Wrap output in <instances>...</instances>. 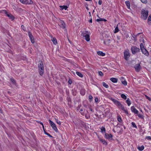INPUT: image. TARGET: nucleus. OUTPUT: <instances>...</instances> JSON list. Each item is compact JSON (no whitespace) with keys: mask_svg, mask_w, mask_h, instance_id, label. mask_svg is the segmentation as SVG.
<instances>
[{"mask_svg":"<svg viewBox=\"0 0 151 151\" xmlns=\"http://www.w3.org/2000/svg\"><path fill=\"white\" fill-rule=\"evenodd\" d=\"M25 2L24 3L25 4H33V2L32 0H25Z\"/></svg>","mask_w":151,"mask_h":151,"instance_id":"nucleus-15","label":"nucleus"},{"mask_svg":"<svg viewBox=\"0 0 151 151\" xmlns=\"http://www.w3.org/2000/svg\"><path fill=\"white\" fill-rule=\"evenodd\" d=\"M117 105V106L118 107L121 109H122V110H123L124 113L127 114H128V112L127 110L126 109V108H125L122 105V104H116Z\"/></svg>","mask_w":151,"mask_h":151,"instance_id":"nucleus-4","label":"nucleus"},{"mask_svg":"<svg viewBox=\"0 0 151 151\" xmlns=\"http://www.w3.org/2000/svg\"><path fill=\"white\" fill-rule=\"evenodd\" d=\"M39 72L41 76H42L44 72V68H39Z\"/></svg>","mask_w":151,"mask_h":151,"instance_id":"nucleus-16","label":"nucleus"},{"mask_svg":"<svg viewBox=\"0 0 151 151\" xmlns=\"http://www.w3.org/2000/svg\"><path fill=\"white\" fill-rule=\"evenodd\" d=\"M81 105H79L77 107L76 109L77 110H79L81 106Z\"/></svg>","mask_w":151,"mask_h":151,"instance_id":"nucleus-53","label":"nucleus"},{"mask_svg":"<svg viewBox=\"0 0 151 151\" xmlns=\"http://www.w3.org/2000/svg\"><path fill=\"white\" fill-rule=\"evenodd\" d=\"M119 29L118 28V27L117 26L115 28V31H114V33H117V32H119Z\"/></svg>","mask_w":151,"mask_h":151,"instance_id":"nucleus-37","label":"nucleus"},{"mask_svg":"<svg viewBox=\"0 0 151 151\" xmlns=\"http://www.w3.org/2000/svg\"><path fill=\"white\" fill-rule=\"evenodd\" d=\"M148 23L149 25H151V15H150L148 17Z\"/></svg>","mask_w":151,"mask_h":151,"instance_id":"nucleus-25","label":"nucleus"},{"mask_svg":"<svg viewBox=\"0 0 151 151\" xmlns=\"http://www.w3.org/2000/svg\"><path fill=\"white\" fill-rule=\"evenodd\" d=\"M60 7L61 9V10H63V9H65L66 10L68 8V6H60Z\"/></svg>","mask_w":151,"mask_h":151,"instance_id":"nucleus-22","label":"nucleus"},{"mask_svg":"<svg viewBox=\"0 0 151 151\" xmlns=\"http://www.w3.org/2000/svg\"><path fill=\"white\" fill-rule=\"evenodd\" d=\"M104 43L107 46H109L110 45L111 40L110 39H107L105 40L104 41Z\"/></svg>","mask_w":151,"mask_h":151,"instance_id":"nucleus-13","label":"nucleus"},{"mask_svg":"<svg viewBox=\"0 0 151 151\" xmlns=\"http://www.w3.org/2000/svg\"><path fill=\"white\" fill-rule=\"evenodd\" d=\"M68 83L69 84H71L72 83L71 80L70 79H69L68 81Z\"/></svg>","mask_w":151,"mask_h":151,"instance_id":"nucleus-52","label":"nucleus"},{"mask_svg":"<svg viewBox=\"0 0 151 151\" xmlns=\"http://www.w3.org/2000/svg\"><path fill=\"white\" fill-rule=\"evenodd\" d=\"M121 97L122 98H123V99H127V96L124 94H122L121 95Z\"/></svg>","mask_w":151,"mask_h":151,"instance_id":"nucleus-35","label":"nucleus"},{"mask_svg":"<svg viewBox=\"0 0 151 151\" xmlns=\"http://www.w3.org/2000/svg\"><path fill=\"white\" fill-rule=\"evenodd\" d=\"M141 50L142 53L144 54L146 56H147L149 55V53L145 48H143V49H142Z\"/></svg>","mask_w":151,"mask_h":151,"instance_id":"nucleus-12","label":"nucleus"},{"mask_svg":"<svg viewBox=\"0 0 151 151\" xmlns=\"http://www.w3.org/2000/svg\"><path fill=\"white\" fill-rule=\"evenodd\" d=\"M112 131H113L114 132V133H115V132H115V130H114V129H113L112 130Z\"/></svg>","mask_w":151,"mask_h":151,"instance_id":"nucleus-63","label":"nucleus"},{"mask_svg":"<svg viewBox=\"0 0 151 151\" xmlns=\"http://www.w3.org/2000/svg\"><path fill=\"white\" fill-rule=\"evenodd\" d=\"M89 98L90 101H91L92 100L93 97L91 96L90 95L89 96Z\"/></svg>","mask_w":151,"mask_h":151,"instance_id":"nucleus-49","label":"nucleus"},{"mask_svg":"<svg viewBox=\"0 0 151 151\" xmlns=\"http://www.w3.org/2000/svg\"><path fill=\"white\" fill-rule=\"evenodd\" d=\"M97 54L99 55L102 56H104L105 55V53H104L103 52H102L101 51H98L97 52Z\"/></svg>","mask_w":151,"mask_h":151,"instance_id":"nucleus-21","label":"nucleus"},{"mask_svg":"<svg viewBox=\"0 0 151 151\" xmlns=\"http://www.w3.org/2000/svg\"><path fill=\"white\" fill-rule=\"evenodd\" d=\"M83 111V109H82V108L81 109H80V111Z\"/></svg>","mask_w":151,"mask_h":151,"instance_id":"nucleus-61","label":"nucleus"},{"mask_svg":"<svg viewBox=\"0 0 151 151\" xmlns=\"http://www.w3.org/2000/svg\"><path fill=\"white\" fill-rule=\"evenodd\" d=\"M88 108H89V109L90 111H93V110H92V107H91V106H90V105H89V106H88Z\"/></svg>","mask_w":151,"mask_h":151,"instance_id":"nucleus-51","label":"nucleus"},{"mask_svg":"<svg viewBox=\"0 0 151 151\" xmlns=\"http://www.w3.org/2000/svg\"><path fill=\"white\" fill-rule=\"evenodd\" d=\"M141 1L144 3H146L147 2V0H141Z\"/></svg>","mask_w":151,"mask_h":151,"instance_id":"nucleus-48","label":"nucleus"},{"mask_svg":"<svg viewBox=\"0 0 151 151\" xmlns=\"http://www.w3.org/2000/svg\"><path fill=\"white\" fill-rule=\"evenodd\" d=\"M85 91L84 90L82 89L80 91V93L82 95H84L85 94Z\"/></svg>","mask_w":151,"mask_h":151,"instance_id":"nucleus-29","label":"nucleus"},{"mask_svg":"<svg viewBox=\"0 0 151 151\" xmlns=\"http://www.w3.org/2000/svg\"><path fill=\"white\" fill-rule=\"evenodd\" d=\"M37 122L38 123H39V124H41L42 125L43 129V130H44V125H43V123L42 122H41L40 121H37Z\"/></svg>","mask_w":151,"mask_h":151,"instance_id":"nucleus-34","label":"nucleus"},{"mask_svg":"<svg viewBox=\"0 0 151 151\" xmlns=\"http://www.w3.org/2000/svg\"><path fill=\"white\" fill-rule=\"evenodd\" d=\"M123 127H124V129H126V127H125V126H124L123 125Z\"/></svg>","mask_w":151,"mask_h":151,"instance_id":"nucleus-64","label":"nucleus"},{"mask_svg":"<svg viewBox=\"0 0 151 151\" xmlns=\"http://www.w3.org/2000/svg\"><path fill=\"white\" fill-rule=\"evenodd\" d=\"M102 85L104 86L106 88H108L109 87V86L108 85L106 84V83L105 82H102Z\"/></svg>","mask_w":151,"mask_h":151,"instance_id":"nucleus-31","label":"nucleus"},{"mask_svg":"<svg viewBox=\"0 0 151 151\" xmlns=\"http://www.w3.org/2000/svg\"><path fill=\"white\" fill-rule=\"evenodd\" d=\"M2 12L5 13L6 15V16L9 17V19L12 20H13L14 19V17L11 14H8L6 10H2Z\"/></svg>","mask_w":151,"mask_h":151,"instance_id":"nucleus-5","label":"nucleus"},{"mask_svg":"<svg viewBox=\"0 0 151 151\" xmlns=\"http://www.w3.org/2000/svg\"><path fill=\"white\" fill-rule=\"evenodd\" d=\"M81 35L85 37V39L87 42L89 41L90 40L89 32L87 31H83L81 33Z\"/></svg>","mask_w":151,"mask_h":151,"instance_id":"nucleus-1","label":"nucleus"},{"mask_svg":"<svg viewBox=\"0 0 151 151\" xmlns=\"http://www.w3.org/2000/svg\"><path fill=\"white\" fill-rule=\"evenodd\" d=\"M138 150L140 151H142L144 149V146L143 145H142L141 146H138L137 147Z\"/></svg>","mask_w":151,"mask_h":151,"instance_id":"nucleus-23","label":"nucleus"},{"mask_svg":"<svg viewBox=\"0 0 151 151\" xmlns=\"http://www.w3.org/2000/svg\"><path fill=\"white\" fill-rule=\"evenodd\" d=\"M49 122L53 130L56 132H57L58 129L55 124L50 119L49 120Z\"/></svg>","mask_w":151,"mask_h":151,"instance_id":"nucleus-6","label":"nucleus"},{"mask_svg":"<svg viewBox=\"0 0 151 151\" xmlns=\"http://www.w3.org/2000/svg\"><path fill=\"white\" fill-rule=\"evenodd\" d=\"M124 59L127 60L130 56V54L129 50H126L124 53Z\"/></svg>","mask_w":151,"mask_h":151,"instance_id":"nucleus-7","label":"nucleus"},{"mask_svg":"<svg viewBox=\"0 0 151 151\" xmlns=\"http://www.w3.org/2000/svg\"><path fill=\"white\" fill-rule=\"evenodd\" d=\"M126 102L127 103V104H131L129 99L128 98L126 101Z\"/></svg>","mask_w":151,"mask_h":151,"instance_id":"nucleus-41","label":"nucleus"},{"mask_svg":"<svg viewBox=\"0 0 151 151\" xmlns=\"http://www.w3.org/2000/svg\"><path fill=\"white\" fill-rule=\"evenodd\" d=\"M85 117L87 119H88L89 118L90 116H87L86 115Z\"/></svg>","mask_w":151,"mask_h":151,"instance_id":"nucleus-57","label":"nucleus"},{"mask_svg":"<svg viewBox=\"0 0 151 151\" xmlns=\"http://www.w3.org/2000/svg\"><path fill=\"white\" fill-rule=\"evenodd\" d=\"M56 122L59 125H61V122L60 121H59L58 120H57Z\"/></svg>","mask_w":151,"mask_h":151,"instance_id":"nucleus-46","label":"nucleus"},{"mask_svg":"<svg viewBox=\"0 0 151 151\" xmlns=\"http://www.w3.org/2000/svg\"><path fill=\"white\" fill-rule=\"evenodd\" d=\"M52 40L54 44L56 45V44L57 43V40L55 38L53 37V39Z\"/></svg>","mask_w":151,"mask_h":151,"instance_id":"nucleus-26","label":"nucleus"},{"mask_svg":"<svg viewBox=\"0 0 151 151\" xmlns=\"http://www.w3.org/2000/svg\"><path fill=\"white\" fill-rule=\"evenodd\" d=\"M140 47L141 50L142 49H143V48H145L144 47L143 44L142 43H141L140 45Z\"/></svg>","mask_w":151,"mask_h":151,"instance_id":"nucleus-38","label":"nucleus"},{"mask_svg":"<svg viewBox=\"0 0 151 151\" xmlns=\"http://www.w3.org/2000/svg\"><path fill=\"white\" fill-rule=\"evenodd\" d=\"M99 74L101 76H103L104 75L103 73L101 71L99 72Z\"/></svg>","mask_w":151,"mask_h":151,"instance_id":"nucleus-40","label":"nucleus"},{"mask_svg":"<svg viewBox=\"0 0 151 151\" xmlns=\"http://www.w3.org/2000/svg\"><path fill=\"white\" fill-rule=\"evenodd\" d=\"M111 100L115 104H120V103L117 101L111 98Z\"/></svg>","mask_w":151,"mask_h":151,"instance_id":"nucleus-28","label":"nucleus"},{"mask_svg":"<svg viewBox=\"0 0 151 151\" xmlns=\"http://www.w3.org/2000/svg\"><path fill=\"white\" fill-rule=\"evenodd\" d=\"M135 70L137 72H139L141 69V66L139 64H136L134 66Z\"/></svg>","mask_w":151,"mask_h":151,"instance_id":"nucleus-10","label":"nucleus"},{"mask_svg":"<svg viewBox=\"0 0 151 151\" xmlns=\"http://www.w3.org/2000/svg\"><path fill=\"white\" fill-rule=\"evenodd\" d=\"M76 73L77 75L81 78H82L83 77V75L80 72H76Z\"/></svg>","mask_w":151,"mask_h":151,"instance_id":"nucleus-27","label":"nucleus"},{"mask_svg":"<svg viewBox=\"0 0 151 151\" xmlns=\"http://www.w3.org/2000/svg\"><path fill=\"white\" fill-rule=\"evenodd\" d=\"M102 3V1L101 0H99V1L98 3L99 4L101 5Z\"/></svg>","mask_w":151,"mask_h":151,"instance_id":"nucleus-54","label":"nucleus"},{"mask_svg":"<svg viewBox=\"0 0 151 151\" xmlns=\"http://www.w3.org/2000/svg\"><path fill=\"white\" fill-rule=\"evenodd\" d=\"M122 83L125 86H126L127 85V82L125 80L122 81Z\"/></svg>","mask_w":151,"mask_h":151,"instance_id":"nucleus-36","label":"nucleus"},{"mask_svg":"<svg viewBox=\"0 0 151 151\" xmlns=\"http://www.w3.org/2000/svg\"><path fill=\"white\" fill-rule=\"evenodd\" d=\"M11 80V81L13 83H16V82L15 81V80L13 79V78H11L10 79Z\"/></svg>","mask_w":151,"mask_h":151,"instance_id":"nucleus-42","label":"nucleus"},{"mask_svg":"<svg viewBox=\"0 0 151 151\" xmlns=\"http://www.w3.org/2000/svg\"><path fill=\"white\" fill-rule=\"evenodd\" d=\"M100 141L102 143L105 145H107V142L104 139H102L101 138H99Z\"/></svg>","mask_w":151,"mask_h":151,"instance_id":"nucleus-14","label":"nucleus"},{"mask_svg":"<svg viewBox=\"0 0 151 151\" xmlns=\"http://www.w3.org/2000/svg\"><path fill=\"white\" fill-rule=\"evenodd\" d=\"M141 14L142 15V18L145 20L147 19L148 14V10H145L142 9L141 12Z\"/></svg>","mask_w":151,"mask_h":151,"instance_id":"nucleus-3","label":"nucleus"},{"mask_svg":"<svg viewBox=\"0 0 151 151\" xmlns=\"http://www.w3.org/2000/svg\"><path fill=\"white\" fill-rule=\"evenodd\" d=\"M126 37L127 38L129 37V35H126Z\"/></svg>","mask_w":151,"mask_h":151,"instance_id":"nucleus-62","label":"nucleus"},{"mask_svg":"<svg viewBox=\"0 0 151 151\" xmlns=\"http://www.w3.org/2000/svg\"><path fill=\"white\" fill-rule=\"evenodd\" d=\"M21 27L23 30H24V31H25L26 30L25 27L23 25H22Z\"/></svg>","mask_w":151,"mask_h":151,"instance_id":"nucleus-44","label":"nucleus"},{"mask_svg":"<svg viewBox=\"0 0 151 151\" xmlns=\"http://www.w3.org/2000/svg\"><path fill=\"white\" fill-rule=\"evenodd\" d=\"M149 124V128L151 129V124Z\"/></svg>","mask_w":151,"mask_h":151,"instance_id":"nucleus-59","label":"nucleus"},{"mask_svg":"<svg viewBox=\"0 0 151 151\" xmlns=\"http://www.w3.org/2000/svg\"><path fill=\"white\" fill-rule=\"evenodd\" d=\"M125 4H126L127 8L128 9H130V4L129 1H126L125 2Z\"/></svg>","mask_w":151,"mask_h":151,"instance_id":"nucleus-18","label":"nucleus"},{"mask_svg":"<svg viewBox=\"0 0 151 151\" xmlns=\"http://www.w3.org/2000/svg\"><path fill=\"white\" fill-rule=\"evenodd\" d=\"M101 132L102 133H106V129L104 127H102L101 128Z\"/></svg>","mask_w":151,"mask_h":151,"instance_id":"nucleus-24","label":"nucleus"},{"mask_svg":"<svg viewBox=\"0 0 151 151\" xmlns=\"http://www.w3.org/2000/svg\"><path fill=\"white\" fill-rule=\"evenodd\" d=\"M146 139L148 140H151V137L150 136H147L146 137Z\"/></svg>","mask_w":151,"mask_h":151,"instance_id":"nucleus-47","label":"nucleus"},{"mask_svg":"<svg viewBox=\"0 0 151 151\" xmlns=\"http://www.w3.org/2000/svg\"><path fill=\"white\" fill-rule=\"evenodd\" d=\"M110 80L113 82L114 83H116L118 81V79L116 78H112L110 79Z\"/></svg>","mask_w":151,"mask_h":151,"instance_id":"nucleus-20","label":"nucleus"},{"mask_svg":"<svg viewBox=\"0 0 151 151\" xmlns=\"http://www.w3.org/2000/svg\"><path fill=\"white\" fill-rule=\"evenodd\" d=\"M28 35L32 43H33L35 42L33 36L30 32H28Z\"/></svg>","mask_w":151,"mask_h":151,"instance_id":"nucleus-9","label":"nucleus"},{"mask_svg":"<svg viewBox=\"0 0 151 151\" xmlns=\"http://www.w3.org/2000/svg\"><path fill=\"white\" fill-rule=\"evenodd\" d=\"M44 133L47 135V136H48L49 137H53L51 136L49 133H48L47 132L45 131V130L44 129Z\"/></svg>","mask_w":151,"mask_h":151,"instance_id":"nucleus-30","label":"nucleus"},{"mask_svg":"<svg viewBox=\"0 0 151 151\" xmlns=\"http://www.w3.org/2000/svg\"><path fill=\"white\" fill-rule=\"evenodd\" d=\"M137 114V115L138 116L139 118H140L142 119H144V116H143V115L140 114H139V113L138 114Z\"/></svg>","mask_w":151,"mask_h":151,"instance_id":"nucleus-32","label":"nucleus"},{"mask_svg":"<svg viewBox=\"0 0 151 151\" xmlns=\"http://www.w3.org/2000/svg\"><path fill=\"white\" fill-rule=\"evenodd\" d=\"M98 99L97 98H96L95 99V101L96 103H97L98 101Z\"/></svg>","mask_w":151,"mask_h":151,"instance_id":"nucleus-55","label":"nucleus"},{"mask_svg":"<svg viewBox=\"0 0 151 151\" xmlns=\"http://www.w3.org/2000/svg\"><path fill=\"white\" fill-rule=\"evenodd\" d=\"M131 124L133 127L135 128H137V127L134 122H132L131 123Z\"/></svg>","mask_w":151,"mask_h":151,"instance_id":"nucleus-33","label":"nucleus"},{"mask_svg":"<svg viewBox=\"0 0 151 151\" xmlns=\"http://www.w3.org/2000/svg\"><path fill=\"white\" fill-rule=\"evenodd\" d=\"M145 96L146 98L147 99L149 100L150 101H151V99L150 97H149V96H148L146 95H145Z\"/></svg>","mask_w":151,"mask_h":151,"instance_id":"nucleus-45","label":"nucleus"},{"mask_svg":"<svg viewBox=\"0 0 151 151\" xmlns=\"http://www.w3.org/2000/svg\"><path fill=\"white\" fill-rule=\"evenodd\" d=\"M19 1L21 3L24 4V3L25 2V0H19Z\"/></svg>","mask_w":151,"mask_h":151,"instance_id":"nucleus-50","label":"nucleus"},{"mask_svg":"<svg viewBox=\"0 0 151 151\" xmlns=\"http://www.w3.org/2000/svg\"><path fill=\"white\" fill-rule=\"evenodd\" d=\"M106 19L102 18V21L106 22Z\"/></svg>","mask_w":151,"mask_h":151,"instance_id":"nucleus-58","label":"nucleus"},{"mask_svg":"<svg viewBox=\"0 0 151 151\" xmlns=\"http://www.w3.org/2000/svg\"><path fill=\"white\" fill-rule=\"evenodd\" d=\"M38 67L39 68H44V66L42 61H40L39 62Z\"/></svg>","mask_w":151,"mask_h":151,"instance_id":"nucleus-19","label":"nucleus"},{"mask_svg":"<svg viewBox=\"0 0 151 151\" xmlns=\"http://www.w3.org/2000/svg\"><path fill=\"white\" fill-rule=\"evenodd\" d=\"M89 22L90 23L92 22V19L91 18L90 20H89Z\"/></svg>","mask_w":151,"mask_h":151,"instance_id":"nucleus-56","label":"nucleus"},{"mask_svg":"<svg viewBox=\"0 0 151 151\" xmlns=\"http://www.w3.org/2000/svg\"><path fill=\"white\" fill-rule=\"evenodd\" d=\"M131 110L133 113L135 114H138L139 113V111L134 106H132L131 108Z\"/></svg>","mask_w":151,"mask_h":151,"instance_id":"nucleus-11","label":"nucleus"},{"mask_svg":"<svg viewBox=\"0 0 151 151\" xmlns=\"http://www.w3.org/2000/svg\"><path fill=\"white\" fill-rule=\"evenodd\" d=\"M117 39L118 40H119L120 39V38H119V36H117Z\"/></svg>","mask_w":151,"mask_h":151,"instance_id":"nucleus-60","label":"nucleus"},{"mask_svg":"<svg viewBox=\"0 0 151 151\" xmlns=\"http://www.w3.org/2000/svg\"><path fill=\"white\" fill-rule=\"evenodd\" d=\"M131 51L132 54L134 55L140 52V50L139 48L135 46H132L131 47Z\"/></svg>","mask_w":151,"mask_h":151,"instance_id":"nucleus-2","label":"nucleus"},{"mask_svg":"<svg viewBox=\"0 0 151 151\" xmlns=\"http://www.w3.org/2000/svg\"><path fill=\"white\" fill-rule=\"evenodd\" d=\"M113 136L111 134H109L105 133L104 135V137L106 139H112Z\"/></svg>","mask_w":151,"mask_h":151,"instance_id":"nucleus-8","label":"nucleus"},{"mask_svg":"<svg viewBox=\"0 0 151 151\" xmlns=\"http://www.w3.org/2000/svg\"><path fill=\"white\" fill-rule=\"evenodd\" d=\"M62 25V27L64 29L65 28V24L63 22Z\"/></svg>","mask_w":151,"mask_h":151,"instance_id":"nucleus-39","label":"nucleus"},{"mask_svg":"<svg viewBox=\"0 0 151 151\" xmlns=\"http://www.w3.org/2000/svg\"><path fill=\"white\" fill-rule=\"evenodd\" d=\"M117 119L118 121L120 123H122L123 122L122 118L119 115H118L117 116Z\"/></svg>","mask_w":151,"mask_h":151,"instance_id":"nucleus-17","label":"nucleus"},{"mask_svg":"<svg viewBox=\"0 0 151 151\" xmlns=\"http://www.w3.org/2000/svg\"><path fill=\"white\" fill-rule=\"evenodd\" d=\"M96 21L99 22L100 21H102V18H99V19H97Z\"/></svg>","mask_w":151,"mask_h":151,"instance_id":"nucleus-43","label":"nucleus"}]
</instances>
